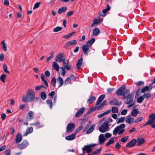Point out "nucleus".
<instances>
[{
  "label": "nucleus",
  "mask_w": 155,
  "mask_h": 155,
  "mask_svg": "<svg viewBox=\"0 0 155 155\" xmlns=\"http://www.w3.org/2000/svg\"><path fill=\"white\" fill-rule=\"evenodd\" d=\"M35 94L34 91L31 89L28 90L26 95L23 96L22 100L23 102H26L28 101L31 102L35 99Z\"/></svg>",
  "instance_id": "1"
},
{
  "label": "nucleus",
  "mask_w": 155,
  "mask_h": 155,
  "mask_svg": "<svg viewBox=\"0 0 155 155\" xmlns=\"http://www.w3.org/2000/svg\"><path fill=\"white\" fill-rule=\"evenodd\" d=\"M125 127V125L124 124H122L116 127L113 131V134L114 135L117 134L119 135L122 134L125 131L124 128Z\"/></svg>",
  "instance_id": "2"
},
{
  "label": "nucleus",
  "mask_w": 155,
  "mask_h": 155,
  "mask_svg": "<svg viewBox=\"0 0 155 155\" xmlns=\"http://www.w3.org/2000/svg\"><path fill=\"white\" fill-rule=\"evenodd\" d=\"M126 87L125 85H123L119 88L116 91V94L117 95H122L123 97L125 94H129L130 91L128 90H127L125 91Z\"/></svg>",
  "instance_id": "3"
},
{
  "label": "nucleus",
  "mask_w": 155,
  "mask_h": 155,
  "mask_svg": "<svg viewBox=\"0 0 155 155\" xmlns=\"http://www.w3.org/2000/svg\"><path fill=\"white\" fill-rule=\"evenodd\" d=\"M124 99L126 100V104H130L133 101L134 97L132 94L130 93V92L129 94H125V96H124Z\"/></svg>",
  "instance_id": "4"
},
{
  "label": "nucleus",
  "mask_w": 155,
  "mask_h": 155,
  "mask_svg": "<svg viewBox=\"0 0 155 155\" xmlns=\"http://www.w3.org/2000/svg\"><path fill=\"white\" fill-rule=\"evenodd\" d=\"M109 127V125H108L104 122L103 123L100 127L99 128L100 131L101 133H104L108 130Z\"/></svg>",
  "instance_id": "5"
},
{
  "label": "nucleus",
  "mask_w": 155,
  "mask_h": 155,
  "mask_svg": "<svg viewBox=\"0 0 155 155\" xmlns=\"http://www.w3.org/2000/svg\"><path fill=\"white\" fill-rule=\"evenodd\" d=\"M75 128L74 124L73 123H70L67 125V131L68 133L72 132Z\"/></svg>",
  "instance_id": "6"
},
{
  "label": "nucleus",
  "mask_w": 155,
  "mask_h": 155,
  "mask_svg": "<svg viewBox=\"0 0 155 155\" xmlns=\"http://www.w3.org/2000/svg\"><path fill=\"white\" fill-rule=\"evenodd\" d=\"M28 143L26 140H24L22 142L18 145V147L20 149H23L25 148L28 145Z\"/></svg>",
  "instance_id": "7"
},
{
  "label": "nucleus",
  "mask_w": 155,
  "mask_h": 155,
  "mask_svg": "<svg viewBox=\"0 0 155 155\" xmlns=\"http://www.w3.org/2000/svg\"><path fill=\"white\" fill-rule=\"evenodd\" d=\"M137 143V140L135 139H132L130 141L127 143L126 145L127 147L131 148L134 147Z\"/></svg>",
  "instance_id": "8"
},
{
  "label": "nucleus",
  "mask_w": 155,
  "mask_h": 155,
  "mask_svg": "<svg viewBox=\"0 0 155 155\" xmlns=\"http://www.w3.org/2000/svg\"><path fill=\"white\" fill-rule=\"evenodd\" d=\"M63 65L65 68L67 70L70 69L71 67L70 66V64L69 63L67 60H65V59H63Z\"/></svg>",
  "instance_id": "9"
},
{
  "label": "nucleus",
  "mask_w": 155,
  "mask_h": 155,
  "mask_svg": "<svg viewBox=\"0 0 155 155\" xmlns=\"http://www.w3.org/2000/svg\"><path fill=\"white\" fill-rule=\"evenodd\" d=\"M134 118L132 117L130 115L127 116L125 119L126 122L129 124L133 123L134 122Z\"/></svg>",
  "instance_id": "10"
},
{
  "label": "nucleus",
  "mask_w": 155,
  "mask_h": 155,
  "mask_svg": "<svg viewBox=\"0 0 155 155\" xmlns=\"http://www.w3.org/2000/svg\"><path fill=\"white\" fill-rule=\"evenodd\" d=\"M77 44V41L75 40H73L68 42L65 44L64 46L65 48H67L69 47L72 45H74Z\"/></svg>",
  "instance_id": "11"
},
{
  "label": "nucleus",
  "mask_w": 155,
  "mask_h": 155,
  "mask_svg": "<svg viewBox=\"0 0 155 155\" xmlns=\"http://www.w3.org/2000/svg\"><path fill=\"white\" fill-rule=\"evenodd\" d=\"M92 146L91 145L85 146L83 148V151H86L88 153H89L92 151V150L91 148Z\"/></svg>",
  "instance_id": "12"
},
{
  "label": "nucleus",
  "mask_w": 155,
  "mask_h": 155,
  "mask_svg": "<svg viewBox=\"0 0 155 155\" xmlns=\"http://www.w3.org/2000/svg\"><path fill=\"white\" fill-rule=\"evenodd\" d=\"M106 139L105 138L104 134H101L99 136V141L100 144L104 143Z\"/></svg>",
  "instance_id": "13"
},
{
  "label": "nucleus",
  "mask_w": 155,
  "mask_h": 155,
  "mask_svg": "<svg viewBox=\"0 0 155 155\" xmlns=\"http://www.w3.org/2000/svg\"><path fill=\"white\" fill-rule=\"evenodd\" d=\"M34 113L33 111H29L27 115L26 119L27 120L30 121L33 119L34 117Z\"/></svg>",
  "instance_id": "14"
},
{
  "label": "nucleus",
  "mask_w": 155,
  "mask_h": 155,
  "mask_svg": "<svg viewBox=\"0 0 155 155\" xmlns=\"http://www.w3.org/2000/svg\"><path fill=\"white\" fill-rule=\"evenodd\" d=\"M16 137L15 142L17 143L20 142L22 140V136L20 133H18L17 134Z\"/></svg>",
  "instance_id": "15"
},
{
  "label": "nucleus",
  "mask_w": 155,
  "mask_h": 155,
  "mask_svg": "<svg viewBox=\"0 0 155 155\" xmlns=\"http://www.w3.org/2000/svg\"><path fill=\"white\" fill-rule=\"evenodd\" d=\"M82 49L83 52L85 54H87L88 51H89V47L87 45H84L82 47Z\"/></svg>",
  "instance_id": "16"
},
{
  "label": "nucleus",
  "mask_w": 155,
  "mask_h": 155,
  "mask_svg": "<svg viewBox=\"0 0 155 155\" xmlns=\"http://www.w3.org/2000/svg\"><path fill=\"white\" fill-rule=\"evenodd\" d=\"M85 110V108L83 107L80 108L76 113L75 117H78L81 115Z\"/></svg>",
  "instance_id": "17"
},
{
  "label": "nucleus",
  "mask_w": 155,
  "mask_h": 155,
  "mask_svg": "<svg viewBox=\"0 0 155 155\" xmlns=\"http://www.w3.org/2000/svg\"><path fill=\"white\" fill-rule=\"evenodd\" d=\"M149 119L148 120L151 124L155 122V113L151 114L149 115Z\"/></svg>",
  "instance_id": "18"
},
{
  "label": "nucleus",
  "mask_w": 155,
  "mask_h": 155,
  "mask_svg": "<svg viewBox=\"0 0 155 155\" xmlns=\"http://www.w3.org/2000/svg\"><path fill=\"white\" fill-rule=\"evenodd\" d=\"M122 103V101L119 102L117 100L114 99L110 101V104L113 105H116L119 106Z\"/></svg>",
  "instance_id": "19"
},
{
  "label": "nucleus",
  "mask_w": 155,
  "mask_h": 155,
  "mask_svg": "<svg viewBox=\"0 0 155 155\" xmlns=\"http://www.w3.org/2000/svg\"><path fill=\"white\" fill-rule=\"evenodd\" d=\"M33 131V127H28L25 133L23 134V136H26L28 134L31 133Z\"/></svg>",
  "instance_id": "20"
},
{
  "label": "nucleus",
  "mask_w": 155,
  "mask_h": 155,
  "mask_svg": "<svg viewBox=\"0 0 155 155\" xmlns=\"http://www.w3.org/2000/svg\"><path fill=\"white\" fill-rule=\"evenodd\" d=\"M105 94H102L98 98L96 103V105H98L103 101L105 98Z\"/></svg>",
  "instance_id": "21"
},
{
  "label": "nucleus",
  "mask_w": 155,
  "mask_h": 155,
  "mask_svg": "<svg viewBox=\"0 0 155 155\" xmlns=\"http://www.w3.org/2000/svg\"><path fill=\"white\" fill-rule=\"evenodd\" d=\"M110 8V7L109 5H107V8L102 10L103 13L100 14V15L104 17L106 15V13L108 11Z\"/></svg>",
  "instance_id": "22"
},
{
  "label": "nucleus",
  "mask_w": 155,
  "mask_h": 155,
  "mask_svg": "<svg viewBox=\"0 0 155 155\" xmlns=\"http://www.w3.org/2000/svg\"><path fill=\"white\" fill-rule=\"evenodd\" d=\"M137 145L140 146L145 142V139L143 138H138L137 139Z\"/></svg>",
  "instance_id": "23"
},
{
  "label": "nucleus",
  "mask_w": 155,
  "mask_h": 155,
  "mask_svg": "<svg viewBox=\"0 0 155 155\" xmlns=\"http://www.w3.org/2000/svg\"><path fill=\"white\" fill-rule=\"evenodd\" d=\"M76 136V133H74L72 134L65 137V139L67 140H71L75 139Z\"/></svg>",
  "instance_id": "24"
},
{
  "label": "nucleus",
  "mask_w": 155,
  "mask_h": 155,
  "mask_svg": "<svg viewBox=\"0 0 155 155\" xmlns=\"http://www.w3.org/2000/svg\"><path fill=\"white\" fill-rule=\"evenodd\" d=\"M55 60L56 61L59 62H61L63 61L61 53H60L56 56L55 58Z\"/></svg>",
  "instance_id": "25"
},
{
  "label": "nucleus",
  "mask_w": 155,
  "mask_h": 155,
  "mask_svg": "<svg viewBox=\"0 0 155 155\" xmlns=\"http://www.w3.org/2000/svg\"><path fill=\"white\" fill-rule=\"evenodd\" d=\"M53 68L57 71L59 70V67L58 64L56 62H53L52 64Z\"/></svg>",
  "instance_id": "26"
},
{
  "label": "nucleus",
  "mask_w": 155,
  "mask_h": 155,
  "mask_svg": "<svg viewBox=\"0 0 155 155\" xmlns=\"http://www.w3.org/2000/svg\"><path fill=\"white\" fill-rule=\"evenodd\" d=\"M96 97L91 95L90 96L89 98L87 100V102L88 104H89L92 103L93 102L96 100Z\"/></svg>",
  "instance_id": "27"
},
{
  "label": "nucleus",
  "mask_w": 155,
  "mask_h": 155,
  "mask_svg": "<svg viewBox=\"0 0 155 155\" xmlns=\"http://www.w3.org/2000/svg\"><path fill=\"white\" fill-rule=\"evenodd\" d=\"M107 102L106 101H104L99 106L96 105V108L98 109H102L106 104Z\"/></svg>",
  "instance_id": "28"
},
{
  "label": "nucleus",
  "mask_w": 155,
  "mask_h": 155,
  "mask_svg": "<svg viewBox=\"0 0 155 155\" xmlns=\"http://www.w3.org/2000/svg\"><path fill=\"white\" fill-rule=\"evenodd\" d=\"M67 9L66 7H62L61 8L59 9L58 11V13L59 14H61L62 12H64L66 11Z\"/></svg>",
  "instance_id": "29"
},
{
  "label": "nucleus",
  "mask_w": 155,
  "mask_h": 155,
  "mask_svg": "<svg viewBox=\"0 0 155 155\" xmlns=\"http://www.w3.org/2000/svg\"><path fill=\"white\" fill-rule=\"evenodd\" d=\"M83 58H80L78 61L77 64V68L78 69L80 68L82 63Z\"/></svg>",
  "instance_id": "30"
},
{
  "label": "nucleus",
  "mask_w": 155,
  "mask_h": 155,
  "mask_svg": "<svg viewBox=\"0 0 155 155\" xmlns=\"http://www.w3.org/2000/svg\"><path fill=\"white\" fill-rule=\"evenodd\" d=\"M57 80L58 83L59 84V87L62 86L64 83V81L62 78L60 77L58 78Z\"/></svg>",
  "instance_id": "31"
},
{
  "label": "nucleus",
  "mask_w": 155,
  "mask_h": 155,
  "mask_svg": "<svg viewBox=\"0 0 155 155\" xmlns=\"http://www.w3.org/2000/svg\"><path fill=\"white\" fill-rule=\"evenodd\" d=\"M100 33V30L98 28H95L93 31V34L94 36H97Z\"/></svg>",
  "instance_id": "32"
},
{
  "label": "nucleus",
  "mask_w": 155,
  "mask_h": 155,
  "mask_svg": "<svg viewBox=\"0 0 155 155\" xmlns=\"http://www.w3.org/2000/svg\"><path fill=\"white\" fill-rule=\"evenodd\" d=\"M138 110L137 109H134L132 110L131 113V115L133 117H135L139 113Z\"/></svg>",
  "instance_id": "33"
},
{
  "label": "nucleus",
  "mask_w": 155,
  "mask_h": 155,
  "mask_svg": "<svg viewBox=\"0 0 155 155\" xmlns=\"http://www.w3.org/2000/svg\"><path fill=\"white\" fill-rule=\"evenodd\" d=\"M30 125L36 126L37 129L41 128L43 126V125H40V122L39 121L37 122L31 124Z\"/></svg>",
  "instance_id": "34"
},
{
  "label": "nucleus",
  "mask_w": 155,
  "mask_h": 155,
  "mask_svg": "<svg viewBox=\"0 0 155 155\" xmlns=\"http://www.w3.org/2000/svg\"><path fill=\"white\" fill-rule=\"evenodd\" d=\"M111 110H108L107 111H106V112H105L101 114H99L98 116V117L99 118H100L101 117H103L104 116L106 115L109 114L111 111Z\"/></svg>",
  "instance_id": "35"
},
{
  "label": "nucleus",
  "mask_w": 155,
  "mask_h": 155,
  "mask_svg": "<svg viewBox=\"0 0 155 155\" xmlns=\"http://www.w3.org/2000/svg\"><path fill=\"white\" fill-rule=\"evenodd\" d=\"M95 127L94 124H93L87 131L86 134H89L92 132L94 130Z\"/></svg>",
  "instance_id": "36"
},
{
  "label": "nucleus",
  "mask_w": 155,
  "mask_h": 155,
  "mask_svg": "<svg viewBox=\"0 0 155 155\" xmlns=\"http://www.w3.org/2000/svg\"><path fill=\"white\" fill-rule=\"evenodd\" d=\"M95 41V39L94 38H92L90 40L88 41L86 43V45L89 46H91Z\"/></svg>",
  "instance_id": "37"
},
{
  "label": "nucleus",
  "mask_w": 155,
  "mask_h": 155,
  "mask_svg": "<svg viewBox=\"0 0 155 155\" xmlns=\"http://www.w3.org/2000/svg\"><path fill=\"white\" fill-rule=\"evenodd\" d=\"M54 51H52L51 53L50 56L48 57V58L46 59V61L47 62L49 61H50V60L54 57Z\"/></svg>",
  "instance_id": "38"
},
{
  "label": "nucleus",
  "mask_w": 155,
  "mask_h": 155,
  "mask_svg": "<svg viewBox=\"0 0 155 155\" xmlns=\"http://www.w3.org/2000/svg\"><path fill=\"white\" fill-rule=\"evenodd\" d=\"M40 96L41 99L43 100H44L46 99L47 97V95L45 92H41Z\"/></svg>",
  "instance_id": "39"
},
{
  "label": "nucleus",
  "mask_w": 155,
  "mask_h": 155,
  "mask_svg": "<svg viewBox=\"0 0 155 155\" xmlns=\"http://www.w3.org/2000/svg\"><path fill=\"white\" fill-rule=\"evenodd\" d=\"M56 83V80L55 78H52L51 81V84L54 87H55Z\"/></svg>",
  "instance_id": "40"
},
{
  "label": "nucleus",
  "mask_w": 155,
  "mask_h": 155,
  "mask_svg": "<svg viewBox=\"0 0 155 155\" xmlns=\"http://www.w3.org/2000/svg\"><path fill=\"white\" fill-rule=\"evenodd\" d=\"M114 142V138H111L108 142L106 144V146H108Z\"/></svg>",
  "instance_id": "41"
},
{
  "label": "nucleus",
  "mask_w": 155,
  "mask_h": 155,
  "mask_svg": "<svg viewBox=\"0 0 155 155\" xmlns=\"http://www.w3.org/2000/svg\"><path fill=\"white\" fill-rule=\"evenodd\" d=\"M112 112L114 113H118V107H113L112 108Z\"/></svg>",
  "instance_id": "42"
},
{
  "label": "nucleus",
  "mask_w": 155,
  "mask_h": 155,
  "mask_svg": "<svg viewBox=\"0 0 155 155\" xmlns=\"http://www.w3.org/2000/svg\"><path fill=\"white\" fill-rule=\"evenodd\" d=\"M75 31L73 32L72 33H70L69 34L65 35L63 36V38H65L66 39H68L71 37L75 33Z\"/></svg>",
  "instance_id": "43"
},
{
  "label": "nucleus",
  "mask_w": 155,
  "mask_h": 155,
  "mask_svg": "<svg viewBox=\"0 0 155 155\" xmlns=\"http://www.w3.org/2000/svg\"><path fill=\"white\" fill-rule=\"evenodd\" d=\"M3 67L4 69V71L5 72L8 74H10V72L7 70V67L5 64H3Z\"/></svg>",
  "instance_id": "44"
},
{
  "label": "nucleus",
  "mask_w": 155,
  "mask_h": 155,
  "mask_svg": "<svg viewBox=\"0 0 155 155\" xmlns=\"http://www.w3.org/2000/svg\"><path fill=\"white\" fill-rule=\"evenodd\" d=\"M1 44L2 45V48L5 51H6L7 50V47L5 42V41H3L1 42Z\"/></svg>",
  "instance_id": "45"
},
{
  "label": "nucleus",
  "mask_w": 155,
  "mask_h": 155,
  "mask_svg": "<svg viewBox=\"0 0 155 155\" xmlns=\"http://www.w3.org/2000/svg\"><path fill=\"white\" fill-rule=\"evenodd\" d=\"M62 29L61 27L58 26L54 28L53 29V31L54 32H57L61 31Z\"/></svg>",
  "instance_id": "46"
},
{
  "label": "nucleus",
  "mask_w": 155,
  "mask_h": 155,
  "mask_svg": "<svg viewBox=\"0 0 155 155\" xmlns=\"http://www.w3.org/2000/svg\"><path fill=\"white\" fill-rule=\"evenodd\" d=\"M143 96L144 98L147 99L151 97V95L150 93H148L147 94H143Z\"/></svg>",
  "instance_id": "47"
},
{
  "label": "nucleus",
  "mask_w": 155,
  "mask_h": 155,
  "mask_svg": "<svg viewBox=\"0 0 155 155\" xmlns=\"http://www.w3.org/2000/svg\"><path fill=\"white\" fill-rule=\"evenodd\" d=\"M6 77V75L5 74H2L0 78L1 80L4 83L5 82V78Z\"/></svg>",
  "instance_id": "48"
},
{
  "label": "nucleus",
  "mask_w": 155,
  "mask_h": 155,
  "mask_svg": "<svg viewBox=\"0 0 155 155\" xmlns=\"http://www.w3.org/2000/svg\"><path fill=\"white\" fill-rule=\"evenodd\" d=\"M129 138V137L128 136H125L123 138L120 139V140L122 142L125 143L126 142Z\"/></svg>",
  "instance_id": "49"
},
{
  "label": "nucleus",
  "mask_w": 155,
  "mask_h": 155,
  "mask_svg": "<svg viewBox=\"0 0 155 155\" xmlns=\"http://www.w3.org/2000/svg\"><path fill=\"white\" fill-rule=\"evenodd\" d=\"M149 88L148 86H146L143 87L141 90V92L142 93H143L146 91H148L149 90Z\"/></svg>",
  "instance_id": "50"
},
{
  "label": "nucleus",
  "mask_w": 155,
  "mask_h": 155,
  "mask_svg": "<svg viewBox=\"0 0 155 155\" xmlns=\"http://www.w3.org/2000/svg\"><path fill=\"white\" fill-rule=\"evenodd\" d=\"M46 103L49 106L51 109L52 107V102L51 100H48L46 101Z\"/></svg>",
  "instance_id": "51"
},
{
  "label": "nucleus",
  "mask_w": 155,
  "mask_h": 155,
  "mask_svg": "<svg viewBox=\"0 0 155 155\" xmlns=\"http://www.w3.org/2000/svg\"><path fill=\"white\" fill-rule=\"evenodd\" d=\"M144 99V98L143 96H140L138 97L137 99V102L140 103H141L142 102Z\"/></svg>",
  "instance_id": "52"
},
{
  "label": "nucleus",
  "mask_w": 155,
  "mask_h": 155,
  "mask_svg": "<svg viewBox=\"0 0 155 155\" xmlns=\"http://www.w3.org/2000/svg\"><path fill=\"white\" fill-rule=\"evenodd\" d=\"M125 119L124 117H121L118 119V120L117 121V123L118 124L119 123L124 122V121Z\"/></svg>",
  "instance_id": "53"
},
{
  "label": "nucleus",
  "mask_w": 155,
  "mask_h": 155,
  "mask_svg": "<svg viewBox=\"0 0 155 155\" xmlns=\"http://www.w3.org/2000/svg\"><path fill=\"white\" fill-rule=\"evenodd\" d=\"M102 21V19L101 20H100L99 21H98L97 19V18H94L93 20V22L95 24L98 25L100 24Z\"/></svg>",
  "instance_id": "54"
},
{
  "label": "nucleus",
  "mask_w": 155,
  "mask_h": 155,
  "mask_svg": "<svg viewBox=\"0 0 155 155\" xmlns=\"http://www.w3.org/2000/svg\"><path fill=\"white\" fill-rule=\"evenodd\" d=\"M41 3V2H38L36 3L35 4V5L34 6V7H33V9H35L36 8H38L39 7V5H40Z\"/></svg>",
  "instance_id": "55"
},
{
  "label": "nucleus",
  "mask_w": 155,
  "mask_h": 155,
  "mask_svg": "<svg viewBox=\"0 0 155 155\" xmlns=\"http://www.w3.org/2000/svg\"><path fill=\"white\" fill-rule=\"evenodd\" d=\"M143 119V117H140L137 118L135 120L134 122L135 123H137L141 121Z\"/></svg>",
  "instance_id": "56"
},
{
  "label": "nucleus",
  "mask_w": 155,
  "mask_h": 155,
  "mask_svg": "<svg viewBox=\"0 0 155 155\" xmlns=\"http://www.w3.org/2000/svg\"><path fill=\"white\" fill-rule=\"evenodd\" d=\"M55 92L54 91H52L50 93L48 94V96L51 97V98H53V97L54 95Z\"/></svg>",
  "instance_id": "57"
},
{
  "label": "nucleus",
  "mask_w": 155,
  "mask_h": 155,
  "mask_svg": "<svg viewBox=\"0 0 155 155\" xmlns=\"http://www.w3.org/2000/svg\"><path fill=\"white\" fill-rule=\"evenodd\" d=\"M71 81L70 78H68L64 81V83L65 84H66L69 83Z\"/></svg>",
  "instance_id": "58"
},
{
  "label": "nucleus",
  "mask_w": 155,
  "mask_h": 155,
  "mask_svg": "<svg viewBox=\"0 0 155 155\" xmlns=\"http://www.w3.org/2000/svg\"><path fill=\"white\" fill-rule=\"evenodd\" d=\"M113 121V120L110 117L108 118L107 121H106L104 122L107 124L108 125H109V123L112 122Z\"/></svg>",
  "instance_id": "59"
},
{
  "label": "nucleus",
  "mask_w": 155,
  "mask_h": 155,
  "mask_svg": "<svg viewBox=\"0 0 155 155\" xmlns=\"http://www.w3.org/2000/svg\"><path fill=\"white\" fill-rule=\"evenodd\" d=\"M74 12L73 11H71L67 12V17L71 16L73 14Z\"/></svg>",
  "instance_id": "60"
},
{
  "label": "nucleus",
  "mask_w": 155,
  "mask_h": 155,
  "mask_svg": "<svg viewBox=\"0 0 155 155\" xmlns=\"http://www.w3.org/2000/svg\"><path fill=\"white\" fill-rule=\"evenodd\" d=\"M101 151V148H100L97 149V150L94 151L93 153V154H97L98 152Z\"/></svg>",
  "instance_id": "61"
},
{
  "label": "nucleus",
  "mask_w": 155,
  "mask_h": 155,
  "mask_svg": "<svg viewBox=\"0 0 155 155\" xmlns=\"http://www.w3.org/2000/svg\"><path fill=\"white\" fill-rule=\"evenodd\" d=\"M127 109L123 110L121 112V114L125 115L127 113Z\"/></svg>",
  "instance_id": "62"
},
{
  "label": "nucleus",
  "mask_w": 155,
  "mask_h": 155,
  "mask_svg": "<svg viewBox=\"0 0 155 155\" xmlns=\"http://www.w3.org/2000/svg\"><path fill=\"white\" fill-rule=\"evenodd\" d=\"M144 83L143 81H140L137 82L136 84L137 86H140L142 84H144Z\"/></svg>",
  "instance_id": "63"
},
{
  "label": "nucleus",
  "mask_w": 155,
  "mask_h": 155,
  "mask_svg": "<svg viewBox=\"0 0 155 155\" xmlns=\"http://www.w3.org/2000/svg\"><path fill=\"white\" fill-rule=\"evenodd\" d=\"M45 75L48 77H49L50 75V73L48 71H46L45 72Z\"/></svg>",
  "instance_id": "64"
}]
</instances>
